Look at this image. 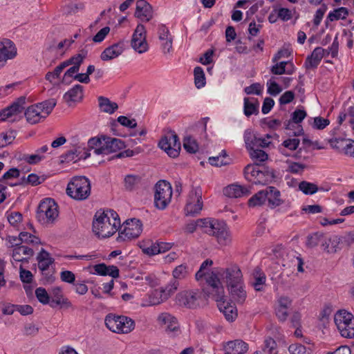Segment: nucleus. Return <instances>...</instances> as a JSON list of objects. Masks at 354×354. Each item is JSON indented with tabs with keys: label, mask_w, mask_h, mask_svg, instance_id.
Returning a JSON list of instances; mask_svg holds the SVG:
<instances>
[{
	"label": "nucleus",
	"mask_w": 354,
	"mask_h": 354,
	"mask_svg": "<svg viewBox=\"0 0 354 354\" xmlns=\"http://www.w3.org/2000/svg\"><path fill=\"white\" fill-rule=\"evenodd\" d=\"M203 292L205 297L212 298L217 302L220 312L223 314L227 321L232 322L236 319L237 309L234 304L225 300L224 287L214 274L208 277V287L203 289Z\"/></svg>",
	"instance_id": "1"
},
{
	"label": "nucleus",
	"mask_w": 354,
	"mask_h": 354,
	"mask_svg": "<svg viewBox=\"0 0 354 354\" xmlns=\"http://www.w3.org/2000/svg\"><path fill=\"white\" fill-rule=\"evenodd\" d=\"M198 227L204 233L215 236L221 245H227L231 242L230 234L227 225L223 223L209 218H199L187 223L184 230L186 233H193Z\"/></svg>",
	"instance_id": "2"
},
{
	"label": "nucleus",
	"mask_w": 354,
	"mask_h": 354,
	"mask_svg": "<svg viewBox=\"0 0 354 354\" xmlns=\"http://www.w3.org/2000/svg\"><path fill=\"white\" fill-rule=\"evenodd\" d=\"M120 226L118 214L112 209L97 211L93 221V232L99 238L115 234Z\"/></svg>",
	"instance_id": "3"
},
{
	"label": "nucleus",
	"mask_w": 354,
	"mask_h": 354,
	"mask_svg": "<svg viewBox=\"0 0 354 354\" xmlns=\"http://www.w3.org/2000/svg\"><path fill=\"white\" fill-rule=\"evenodd\" d=\"M56 104V100L51 98L30 106L24 113L27 122L35 124L44 120L52 112Z\"/></svg>",
	"instance_id": "4"
},
{
	"label": "nucleus",
	"mask_w": 354,
	"mask_h": 354,
	"mask_svg": "<svg viewBox=\"0 0 354 354\" xmlns=\"http://www.w3.org/2000/svg\"><path fill=\"white\" fill-rule=\"evenodd\" d=\"M66 194L76 201L86 200L91 194V183L85 176H75L68 183Z\"/></svg>",
	"instance_id": "5"
},
{
	"label": "nucleus",
	"mask_w": 354,
	"mask_h": 354,
	"mask_svg": "<svg viewBox=\"0 0 354 354\" xmlns=\"http://www.w3.org/2000/svg\"><path fill=\"white\" fill-rule=\"evenodd\" d=\"M107 328L116 333H129L135 328L134 321L128 317L108 314L104 319Z\"/></svg>",
	"instance_id": "6"
},
{
	"label": "nucleus",
	"mask_w": 354,
	"mask_h": 354,
	"mask_svg": "<svg viewBox=\"0 0 354 354\" xmlns=\"http://www.w3.org/2000/svg\"><path fill=\"white\" fill-rule=\"evenodd\" d=\"M59 214L57 205L50 198L42 201L37 208L36 218L41 225L52 224Z\"/></svg>",
	"instance_id": "7"
},
{
	"label": "nucleus",
	"mask_w": 354,
	"mask_h": 354,
	"mask_svg": "<svg viewBox=\"0 0 354 354\" xmlns=\"http://www.w3.org/2000/svg\"><path fill=\"white\" fill-rule=\"evenodd\" d=\"M334 322L342 337H354V317L351 313L345 310H338L335 315Z\"/></svg>",
	"instance_id": "8"
},
{
	"label": "nucleus",
	"mask_w": 354,
	"mask_h": 354,
	"mask_svg": "<svg viewBox=\"0 0 354 354\" xmlns=\"http://www.w3.org/2000/svg\"><path fill=\"white\" fill-rule=\"evenodd\" d=\"M214 274L218 281L220 277H223L226 280L227 286H231L241 282H243V275L240 268L237 266H232L225 269L214 268L208 275H207V287H208V277Z\"/></svg>",
	"instance_id": "9"
},
{
	"label": "nucleus",
	"mask_w": 354,
	"mask_h": 354,
	"mask_svg": "<svg viewBox=\"0 0 354 354\" xmlns=\"http://www.w3.org/2000/svg\"><path fill=\"white\" fill-rule=\"evenodd\" d=\"M154 204L159 209H165L171 202L172 189L169 183L160 180L155 185Z\"/></svg>",
	"instance_id": "10"
},
{
	"label": "nucleus",
	"mask_w": 354,
	"mask_h": 354,
	"mask_svg": "<svg viewBox=\"0 0 354 354\" xmlns=\"http://www.w3.org/2000/svg\"><path fill=\"white\" fill-rule=\"evenodd\" d=\"M158 146L171 158L178 157L180 151L179 138L174 131L167 133L159 141Z\"/></svg>",
	"instance_id": "11"
},
{
	"label": "nucleus",
	"mask_w": 354,
	"mask_h": 354,
	"mask_svg": "<svg viewBox=\"0 0 354 354\" xmlns=\"http://www.w3.org/2000/svg\"><path fill=\"white\" fill-rule=\"evenodd\" d=\"M122 227L123 229L119 231L118 241H124L138 238L142 230L141 222L136 218L126 221Z\"/></svg>",
	"instance_id": "12"
},
{
	"label": "nucleus",
	"mask_w": 354,
	"mask_h": 354,
	"mask_svg": "<svg viewBox=\"0 0 354 354\" xmlns=\"http://www.w3.org/2000/svg\"><path fill=\"white\" fill-rule=\"evenodd\" d=\"M304 110L296 109L292 114L291 120L286 124V134L289 136H299L304 133V129L299 124L306 117Z\"/></svg>",
	"instance_id": "13"
},
{
	"label": "nucleus",
	"mask_w": 354,
	"mask_h": 354,
	"mask_svg": "<svg viewBox=\"0 0 354 354\" xmlns=\"http://www.w3.org/2000/svg\"><path fill=\"white\" fill-rule=\"evenodd\" d=\"M198 290H184L178 292L176 296V304L187 308H194L198 306V300L201 296Z\"/></svg>",
	"instance_id": "14"
},
{
	"label": "nucleus",
	"mask_w": 354,
	"mask_h": 354,
	"mask_svg": "<svg viewBox=\"0 0 354 354\" xmlns=\"http://www.w3.org/2000/svg\"><path fill=\"white\" fill-rule=\"evenodd\" d=\"M131 46L138 53L148 50V44L146 40V30L142 24H138L134 30L131 41Z\"/></svg>",
	"instance_id": "15"
},
{
	"label": "nucleus",
	"mask_w": 354,
	"mask_h": 354,
	"mask_svg": "<svg viewBox=\"0 0 354 354\" xmlns=\"http://www.w3.org/2000/svg\"><path fill=\"white\" fill-rule=\"evenodd\" d=\"M203 208L202 196L200 191L192 189L189 194L185 207L187 216H194L199 214Z\"/></svg>",
	"instance_id": "16"
},
{
	"label": "nucleus",
	"mask_w": 354,
	"mask_h": 354,
	"mask_svg": "<svg viewBox=\"0 0 354 354\" xmlns=\"http://www.w3.org/2000/svg\"><path fill=\"white\" fill-rule=\"evenodd\" d=\"M157 321L165 332L170 336H175L180 330V326L177 319L168 313H160Z\"/></svg>",
	"instance_id": "17"
},
{
	"label": "nucleus",
	"mask_w": 354,
	"mask_h": 354,
	"mask_svg": "<svg viewBox=\"0 0 354 354\" xmlns=\"http://www.w3.org/2000/svg\"><path fill=\"white\" fill-rule=\"evenodd\" d=\"M102 139L103 146L95 149V153L97 155H108L125 148L124 142L119 138L102 136Z\"/></svg>",
	"instance_id": "18"
},
{
	"label": "nucleus",
	"mask_w": 354,
	"mask_h": 354,
	"mask_svg": "<svg viewBox=\"0 0 354 354\" xmlns=\"http://www.w3.org/2000/svg\"><path fill=\"white\" fill-rule=\"evenodd\" d=\"M17 55V48L14 43L8 39L0 41V68L5 66L7 60L13 59Z\"/></svg>",
	"instance_id": "19"
},
{
	"label": "nucleus",
	"mask_w": 354,
	"mask_h": 354,
	"mask_svg": "<svg viewBox=\"0 0 354 354\" xmlns=\"http://www.w3.org/2000/svg\"><path fill=\"white\" fill-rule=\"evenodd\" d=\"M134 15L142 21H150L153 17L151 6L145 0H138Z\"/></svg>",
	"instance_id": "20"
},
{
	"label": "nucleus",
	"mask_w": 354,
	"mask_h": 354,
	"mask_svg": "<svg viewBox=\"0 0 354 354\" xmlns=\"http://www.w3.org/2000/svg\"><path fill=\"white\" fill-rule=\"evenodd\" d=\"M26 97L21 96L14 102L10 106L0 111V121H4L13 115L22 112L24 109Z\"/></svg>",
	"instance_id": "21"
},
{
	"label": "nucleus",
	"mask_w": 354,
	"mask_h": 354,
	"mask_svg": "<svg viewBox=\"0 0 354 354\" xmlns=\"http://www.w3.org/2000/svg\"><path fill=\"white\" fill-rule=\"evenodd\" d=\"M34 255L32 248L26 245H21L12 250V257L15 261L28 262V259Z\"/></svg>",
	"instance_id": "22"
},
{
	"label": "nucleus",
	"mask_w": 354,
	"mask_h": 354,
	"mask_svg": "<svg viewBox=\"0 0 354 354\" xmlns=\"http://www.w3.org/2000/svg\"><path fill=\"white\" fill-rule=\"evenodd\" d=\"M124 51L122 42L114 44L106 48L100 55L102 61H109L118 57Z\"/></svg>",
	"instance_id": "23"
},
{
	"label": "nucleus",
	"mask_w": 354,
	"mask_h": 354,
	"mask_svg": "<svg viewBox=\"0 0 354 354\" xmlns=\"http://www.w3.org/2000/svg\"><path fill=\"white\" fill-rule=\"evenodd\" d=\"M324 57V50L322 47L315 48L310 55L306 59L304 66L306 69L316 68Z\"/></svg>",
	"instance_id": "24"
},
{
	"label": "nucleus",
	"mask_w": 354,
	"mask_h": 354,
	"mask_svg": "<svg viewBox=\"0 0 354 354\" xmlns=\"http://www.w3.org/2000/svg\"><path fill=\"white\" fill-rule=\"evenodd\" d=\"M250 192L249 188L236 184L230 185L223 189L224 195L230 198H239L248 196Z\"/></svg>",
	"instance_id": "25"
},
{
	"label": "nucleus",
	"mask_w": 354,
	"mask_h": 354,
	"mask_svg": "<svg viewBox=\"0 0 354 354\" xmlns=\"http://www.w3.org/2000/svg\"><path fill=\"white\" fill-rule=\"evenodd\" d=\"M227 289L232 299L237 303L243 304L245 301L247 295L243 282L231 285V286L227 287Z\"/></svg>",
	"instance_id": "26"
},
{
	"label": "nucleus",
	"mask_w": 354,
	"mask_h": 354,
	"mask_svg": "<svg viewBox=\"0 0 354 354\" xmlns=\"http://www.w3.org/2000/svg\"><path fill=\"white\" fill-rule=\"evenodd\" d=\"M264 191L266 194V199H268L271 207L273 208L282 204L283 201L280 198V192L276 187L270 186Z\"/></svg>",
	"instance_id": "27"
},
{
	"label": "nucleus",
	"mask_w": 354,
	"mask_h": 354,
	"mask_svg": "<svg viewBox=\"0 0 354 354\" xmlns=\"http://www.w3.org/2000/svg\"><path fill=\"white\" fill-rule=\"evenodd\" d=\"M53 299L51 300L50 306L54 308L55 306H64L67 308L71 306V303L68 299L64 298L62 289L59 287H55L52 289Z\"/></svg>",
	"instance_id": "28"
},
{
	"label": "nucleus",
	"mask_w": 354,
	"mask_h": 354,
	"mask_svg": "<svg viewBox=\"0 0 354 354\" xmlns=\"http://www.w3.org/2000/svg\"><path fill=\"white\" fill-rule=\"evenodd\" d=\"M38 267L40 270L45 272L48 270L50 265L54 263V259L50 257V254L44 249H41L37 257Z\"/></svg>",
	"instance_id": "29"
},
{
	"label": "nucleus",
	"mask_w": 354,
	"mask_h": 354,
	"mask_svg": "<svg viewBox=\"0 0 354 354\" xmlns=\"http://www.w3.org/2000/svg\"><path fill=\"white\" fill-rule=\"evenodd\" d=\"M274 178V171L263 166L256 180H253V183L256 185H265L272 182Z\"/></svg>",
	"instance_id": "30"
},
{
	"label": "nucleus",
	"mask_w": 354,
	"mask_h": 354,
	"mask_svg": "<svg viewBox=\"0 0 354 354\" xmlns=\"http://www.w3.org/2000/svg\"><path fill=\"white\" fill-rule=\"evenodd\" d=\"M83 97V86L80 84L75 85L64 95V100L69 104L80 101Z\"/></svg>",
	"instance_id": "31"
},
{
	"label": "nucleus",
	"mask_w": 354,
	"mask_h": 354,
	"mask_svg": "<svg viewBox=\"0 0 354 354\" xmlns=\"http://www.w3.org/2000/svg\"><path fill=\"white\" fill-rule=\"evenodd\" d=\"M90 156V153L88 149H80L78 147L75 151H69L65 154V160L66 161H74L76 162L77 160L80 159H86Z\"/></svg>",
	"instance_id": "32"
},
{
	"label": "nucleus",
	"mask_w": 354,
	"mask_h": 354,
	"mask_svg": "<svg viewBox=\"0 0 354 354\" xmlns=\"http://www.w3.org/2000/svg\"><path fill=\"white\" fill-rule=\"evenodd\" d=\"M98 102L100 111L109 114L113 113L118 108L117 103L111 102L106 97L100 96Z\"/></svg>",
	"instance_id": "33"
},
{
	"label": "nucleus",
	"mask_w": 354,
	"mask_h": 354,
	"mask_svg": "<svg viewBox=\"0 0 354 354\" xmlns=\"http://www.w3.org/2000/svg\"><path fill=\"white\" fill-rule=\"evenodd\" d=\"M299 143L300 140L298 138H288L279 146L278 149L281 154L288 156V153L286 152V149L295 151L298 148Z\"/></svg>",
	"instance_id": "34"
},
{
	"label": "nucleus",
	"mask_w": 354,
	"mask_h": 354,
	"mask_svg": "<svg viewBox=\"0 0 354 354\" xmlns=\"http://www.w3.org/2000/svg\"><path fill=\"white\" fill-rule=\"evenodd\" d=\"M227 346L232 350V354H244L248 350V344L241 339L230 341Z\"/></svg>",
	"instance_id": "35"
},
{
	"label": "nucleus",
	"mask_w": 354,
	"mask_h": 354,
	"mask_svg": "<svg viewBox=\"0 0 354 354\" xmlns=\"http://www.w3.org/2000/svg\"><path fill=\"white\" fill-rule=\"evenodd\" d=\"M348 15V10L345 7H340L329 12L327 16L326 24L328 21H333L339 19H345Z\"/></svg>",
	"instance_id": "36"
},
{
	"label": "nucleus",
	"mask_w": 354,
	"mask_h": 354,
	"mask_svg": "<svg viewBox=\"0 0 354 354\" xmlns=\"http://www.w3.org/2000/svg\"><path fill=\"white\" fill-rule=\"evenodd\" d=\"M250 102L248 97L244 98V114L249 117L252 114L257 115L259 113V102L257 99L252 98Z\"/></svg>",
	"instance_id": "37"
},
{
	"label": "nucleus",
	"mask_w": 354,
	"mask_h": 354,
	"mask_svg": "<svg viewBox=\"0 0 354 354\" xmlns=\"http://www.w3.org/2000/svg\"><path fill=\"white\" fill-rule=\"evenodd\" d=\"M261 165L258 163L254 165H248L244 169V174L246 179L253 183L254 180H256L257 176L261 169Z\"/></svg>",
	"instance_id": "38"
},
{
	"label": "nucleus",
	"mask_w": 354,
	"mask_h": 354,
	"mask_svg": "<svg viewBox=\"0 0 354 354\" xmlns=\"http://www.w3.org/2000/svg\"><path fill=\"white\" fill-rule=\"evenodd\" d=\"M142 182V178L137 175H127L124 178V187L128 191L136 189Z\"/></svg>",
	"instance_id": "39"
},
{
	"label": "nucleus",
	"mask_w": 354,
	"mask_h": 354,
	"mask_svg": "<svg viewBox=\"0 0 354 354\" xmlns=\"http://www.w3.org/2000/svg\"><path fill=\"white\" fill-rule=\"evenodd\" d=\"M266 200V194L264 190H261L255 194L248 201L250 207H256L263 205Z\"/></svg>",
	"instance_id": "40"
},
{
	"label": "nucleus",
	"mask_w": 354,
	"mask_h": 354,
	"mask_svg": "<svg viewBox=\"0 0 354 354\" xmlns=\"http://www.w3.org/2000/svg\"><path fill=\"white\" fill-rule=\"evenodd\" d=\"M227 153L225 150H223L221 153L217 156H212L209 158V163L212 165L216 167H221L228 165L229 161L226 160Z\"/></svg>",
	"instance_id": "41"
},
{
	"label": "nucleus",
	"mask_w": 354,
	"mask_h": 354,
	"mask_svg": "<svg viewBox=\"0 0 354 354\" xmlns=\"http://www.w3.org/2000/svg\"><path fill=\"white\" fill-rule=\"evenodd\" d=\"M194 83L198 88L203 87L205 84V73L203 68L197 66L194 70Z\"/></svg>",
	"instance_id": "42"
},
{
	"label": "nucleus",
	"mask_w": 354,
	"mask_h": 354,
	"mask_svg": "<svg viewBox=\"0 0 354 354\" xmlns=\"http://www.w3.org/2000/svg\"><path fill=\"white\" fill-rule=\"evenodd\" d=\"M288 351L291 354H312V349L306 348L300 344H292L288 347Z\"/></svg>",
	"instance_id": "43"
},
{
	"label": "nucleus",
	"mask_w": 354,
	"mask_h": 354,
	"mask_svg": "<svg viewBox=\"0 0 354 354\" xmlns=\"http://www.w3.org/2000/svg\"><path fill=\"white\" fill-rule=\"evenodd\" d=\"M250 155L254 160L259 162H264L268 158V154L263 150L256 147L250 150Z\"/></svg>",
	"instance_id": "44"
},
{
	"label": "nucleus",
	"mask_w": 354,
	"mask_h": 354,
	"mask_svg": "<svg viewBox=\"0 0 354 354\" xmlns=\"http://www.w3.org/2000/svg\"><path fill=\"white\" fill-rule=\"evenodd\" d=\"M20 239L22 245L23 243L32 245H38L41 243L38 237L26 232H22L20 233Z\"/></svg>",
	"instance_id": "45"
},
{
	"label": "nucleus",
	"mask_w": 354,
	"mask_h": 354,
	"mask_svg": "<svg viewBox=\"0 0 354 354\" xmlns=\"http://www.w3.org/2000/svg\"><path fill=\"white\" fill-rule=\"evenodd\" d=\"M184 149L190 153H196L198 149V145L194 138L191 137H186L183 140Z\"/></svg>",
	"instance_id": "46"
},
{
	"label": "nucleus",
	"mask_w": 354,
	"mask_h": 354,
	"mask_svg": "<svg viewBox=\"0 0 354 354\" xmlns=\"http://www.w3.org/2000/svg\"><path fill=\"white\" fill-rule=\"evenodd\" d=\"M189 274L188 268L186 264H181L176 266L172 272L175 279H185Z\"/></svg>",
	"instance_id": "47"
},
{
	"label": "nucleus",
	"mask_w": 354,
	"mask_h": 354,
	"mask_svg": "<svg viewBox=\"0 0 354 354\" xmlns=\"http://www.w3.org/2000/svg\"><path fill=\"white\" fill-rule=\"evenodd\" d=\"M299 188L305 194H310V195L316 193L318 190V187L315 184L308 183L306 181L301 182L299 185Z\"/></svg>",
	"instance_id": "48"
},
{
	"label": "nucleus",
	"mask_w": 354,
	"mask_h": 354,
	"mask_svg": "<svg viewBox=\"0 0 354 354\" xmlns=\"http://www.w3.org/2000/svg\"><path fill=\"white\" fill-rule=\"evenodd\" d=\"M35 295L40 303L48 304L50 302V297L45 288L39 287L35 290Z\"/></svg>",
	"instance_id": "49"
},
{
	"label": "nucleus",
	"mask_w": 354,
	"mask_h": 354,
	"mask_svg": "<svg viewBox=\"0 0 354 354\" xmlns=\"http://www.w3.org/2000/svg\"><path fill=\"white\" fill-rule=\"evenodd\" d=\"M16 132L11 131L6 133L0 134V147H4L12 142L15 138Z\"/></svg>",
	"instance_id": "50"
},
{
	"label": "nucleus",
	"mask_w": 354,
	"mask_h": 354,
	"mask_svg": "<svg viewBox=\"0 0 354 354\" xmlns=\"http://www.w3.org/2000/svg\"><path fill=\"white\" fill-rule=\"evenodd\" d=\"M19 277L21 281L24 283H30L33 279L32 272L24 269L22 265L19 266Z\"/></svg>",
	"instance_id": "51"
},
{
	"label": "nucleus",
	"mask_w": 354,
	"mask_h": 354,
	"mask_svg": "<svg viewBox=\"0 0 354 354\" xmlns=\"http://www.w3.org/2000/svg\"><path fill=\"white\" fill-rule=\"evenodd\" d=\"M289 62H280L271 67L270 71L274 75H282L286 73V66Z\"/></svg>",
	"instance_id": "52"
},
{
	"label": "nucleus",
	"mask_w": 354,
	"mask_h": 354,
	"mask_svg": "<svg viewBox=\"0 0 354 354\" xmlns=\"http://www.w3.org/2000/svg\"><path fill=\"white\" fill-rule=\"evenodd\" d=\"M326 10L327 6L326 4H322V6L316 11L313 19V24L315 26H318L320 24Z\"/></svg>",
	"instance_id": "53"
},
{
	"label": "nucleus",
	"mask_w": 354,
	"mask_h": 354,
	"mask_svg": "<svg viewBox=\"0 0 354 354\" xmlns=\"http://www.w3.org/2000/svg\"><path fill=\"white\" fill-rule=\"evenodd\" d=\"M329 124V120L319 116L314 118L313 127L316 129L322 130L326 128Z\"/></svg>",
	"instance_id": "54"
},
{
	"label": "nucleus",
	"mask_w": 354,
	"mask_h": 354,
	"mask_svg": "<svg viewBox=\"0 0 354 354\" xmlns=\"http://www.w3.org/2000/svg\"><path fill=\"white\" fill-rule=\"evenodd\" d=\"M268 93L273 96H276L282 91L281 88L276 82L270 80L267 82Z\"/></svg>",
	"instance_id": "55"
},
{
	"label": "nucleus",
	"mask_w": 354,
	"mask_h": 354,
	"mask_svg": "<svg viewBox=\"0 0 354 354\" xmlns=\"http://www.w3.org/2000/svg\"><path fill=\"white\" fill-rule=\"evenodd\" d=\"M118 122L124 127H127L131 129L136 128L137 127V122L135 119H129L126 116H119L118 118Z\"/></svg>",
	"instance_id": "56"
},
{
	"label": "nucleus",
	"mask_w": 354,
	"mask_h": 354,
	"mask_svg": "<svg viewBox=\"0 0 354 354\" xmlns=\"http://www.w3.org/2000/svg\"><path fill=\"white\" fill-rule=\"evenodd\" d=\"M322 237V235L318 233L308 236L306 245L308 248H314L317 246L319 243Z\"/></svg>",
	"instance_id": "57"
},
{
	"label": "nucleus",
	"mask_w": 354,
	"mask_h": 354,
	"mask_svg": "<svg viewBox=\"0 0 354 354\" xmlns=\"http://www.w3.org/2000/svg\"><path fill=\"white\" fill-rule=\"evenodd\" d=\"M262 87L259 83L252 84L249 86H246L244 88V91L248 95H260L261 93Z\"/></svg>",
	"instance_id": "58"
},
{
	"label": "nucleus",
	"mask_w": 354,
	"mask_h": 354,
	"mask_svg": "<svg viewBox=\"0 0 354 354\" xmlns=\"http://www.w3.org/2000/svg\"><path fill=\"white\" fill-rule=\"evenodd\" d=\"M110 32V28L109 26L104 27L93 37V41L96 43L102 41L106 36Z\"/></svg>",
	"instance_id": "59"
},
{
	"label": "nucleus",
	"mask_w": 354,
	"mask_h": 354,
	"mask_svg": "<svg viewBox=\"0 0 354 354\" xmlns=\"http://www.w3.org/2000/svg\"><path fill=\"white\" fill-rule=\"evenodd\" d=\"M20 171L17 168H11L7 172H6L2 177L0 178V182L3 180H7L12 178H18L19 176Z\"/></svg>",
	"instance_id": "60"
},
{
	"label": "nucleus",
	"mask_w": 354,
	"mask_h": 354,
	"mask_svg": "<svg viewBox=\"0 0 354 354\" xmlns=\"http://www.w3.org/2000/svg\"><path fill=\"white\" fill-rule=\"evenodd\" d=\"M266 282V276L264 274H260L258 277H254V281L252 282V286L255 290L261 291L263 290V286Z\"/></svg>",
	"instance_id": "61"
},
{
	"label": "nucleus",
	"mask_w": 354,
	"mask_h": 354,
	"mask_svg": "<svg viewBox=\"0 0 354 354\" xmlns=\"http://www.w3.org/2000/svg\"><path fill=\"white\" fill-rule=\"evenodd\" d=\"M86 55H87V50L85 49H82L80 53H78V54L71 57L72 61L73 63V66H77L80 67V66L82 64Z\"/></svg>",
	"instance_id": "62"
},
{
	"label": "nucleus",
	"mask_w": 354,
	"mask_h": 354,
	"mask_svg": "<svg viewBox=\"0 0 354 354\" xmlns=\"http://www.w3.org/2000/svg\"><path fill=\"white\" fill-rule=\"evenodd\" d=\"M44 181L43 177H40L35 174H30L28 176L26 183L32 186H36L41 184Z\"/></svg>",
	"instance_id": "63"
},
{
	"label": "nucleus",
	"mask_w": 354,
	"mask_h": 354,
	"mask_svg": "<svg viewBox=\"0 0 354 354\" xmlns=\"http://www.w3.org/2000/svg\"><path fill=\"white\" fill-rule=\"evenodd\" d=\"M61 280L64 282L73 283L75 280V276L73 272L69 270H64L60 273Z\"/></svg>",
	"instance_id": "64"
}]
</instances>
